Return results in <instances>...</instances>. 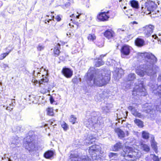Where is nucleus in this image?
<instances>
[{"label":"nucleus","mask_w":161,"mask_h":161,"mask_svg":"<svg viewBox=\"0 0 161 161\" xmlns=\"http://www.w3.org/2000/svg\"><path fill=\"white\" fill-rule=\"evenodd\" d=\"M154 138V137H153V139H152L151 141V146L155 153H157V143L155 141Z\"/></svg>","instance_id":"c85d7f7f"},{"label":"nucleus","mask_w":161,"mask_h":161,"mask_svg":"<svg viewBox=\"0 0 161 161\" xmlns=\"http://www.w3.org/2000/svg\"><path fill=\"white\" fill-rule=\"evenodd\" d=\"M60 47V45L59 43H58L57 44L54 49L56 48V49H59V48Z\"/></svg>","instance_id":"0e129e2a"},{"label":"nucleus","mask_w":161,"mask_h":161,"mask_svg":"<svg viewBox=\"0 0 161 161\" xmlns=\"http://www.w3.org/2000/svg\"><path fill=\"white\" fill-rule=\"evenodd\" d=\"M115 132L117 134L119 137L120 138H124L125 136V133L124 131L119 128L115 129Z\"/></svg>","instance_id":"bb28decb"},{"label":"nucleus","mask_w":161,"mask_h":161,"mask_svg":"<svg viewBox=\"0 0 161 161\" xmlns=\"http://www.w3.org/2000/svg\"><path fill=\"white\" fill-rule=\"evenodd\" d=\"M51 19H46L45 20L46 22H45V23H47V22H46V21H47V22H48V23H49V22H50V21H51Z\"/></svg>","instance_id":"774afa93"},{"label":"nucleus","mask_w":161,"mask_h":161,"mask_svg":"<svg viewBox=\"0 0 161 161\" xmlns=\"http://www.w3.org/2000/svg\"><path fill=\"white\" fill-rule=\"evenodd\" d=\"M128 109L131 111V114L136 117L141 118L142 116L139 113L135 108L133 106H130L128 107Z\"/></svg>","instance_id":"ddd939ff"},{"label":"nucleus","mask_w":161,"mask_h":161,"mask_svg":"<svg viewBox=\"0 0 161 161\" xmlns=\"http://www.w3.org/2000/svg\"><path fill=\"white\" fill-rule=\"evenodd\" d=\"M137 155V153L133 151L132 148L130 147L125 148L121 153V155L127 160H131V158L133 159L137 158L138 157Z\"/></svg>","instance_id":"39448f33"},{"label":"nucleus","mask_w":161,"mask_h":161,"mask_svg":"<svg viewBox=\"0 0 161 161\" xmlns=\"http://www.w3.org/2000/svg\"><path fill=\"white\" fill-rule=\"evenodd\" d=\"M47 115L53 116L54 115V112L53 109L52 108H48L47 109Z\"/></svg>","instance_id":"c9c22d12"},{"label":"nucleus","mask_w":161,"mask_h":161,"mask_svg":"<svg viewBox=\"0 0 161 161\" xmlns=\"http://www.w3.org/2000/svg\"><path fill=\"white\" fill-rule=\"evenodd\" d=\"M109 13L108 11L106 12L100 13L97 16V19L102 21H106L109 18V16L107 14Z\"/></svg>","instance_id":"4468645a"},{"label":"nucleus","mask_w":161,"mask_h":161,"mask_svg":"<svg viewBox=\"0 0 161 161\" xmlns=\"http://www.w3.org/2000/svg\"><path fill=\"white\" fill-rule=\"evenodd\" d=\"M19 143H20V140L19 138L17 136H15L12 141L11 145L14 144L16 146V147H14V148L15 149L16 148L19 147V145L18 146V145L19 144Z\"/></svg>","instance_id":"b1692460"},{"label":"nucleus","mask_w":161,"mask_h":161,"mask_svg":"<svg viewBox=\"0 0 161 161\" xmlns=\"http://www.w3.org/2000/svg\"><path fill=\"white\" fill-rule=\"evenodd\" d=\"M142 137L145 139H148L149 137V134L148 132L145 131L142 132Z\"/></svg>","instance_id":"2f4dec72"},{"label":"nucleus","mask_w":161,"mask_h":161,"mask_svg":"<svg viewBox=\"0 0 161 161\" xmlns=\"http://www.w3.org/2000/svg\"><path fill=\"white\" fill-rule=\"evenodd\" d=\"M108 156L110 159H113L117 157L118 154L113 153H109Z\"/></svg>","instance_id":"e433bc0d"},{"label":"nucleus","mask_w":161,"mask_h":161,"mask_svg":"<svg viewBox=\"0 0 161 161\" xmlns=\"http://www.w3.org/2000/svg\"><path fill=\"white\" fill-rule=\"evenodd\" d=\"M157 92H154V93L156 94V95H157L158 97H159L161 98V91H156Z\"/></svg>","instance_id":"5fc2aeb1"},{"label":"nucleus","mask_w":161,"mask_h":161,"mask_svg":"<svg viewBox=\"0 0 161 161\" xmlns=\"http://www.w3.org/2000/svg\"><path fill=\"white\" fill-rule=\"evenodd\" d=\"M113 105L111 103L106 104V105L102 107V109L103 112L105 114L110 112L111 109L113 107Z\"/></svg>","instance_id":"2eb2a0df"},{"label":"nucleus","mask_w":161,"mask_h":161,"mask_svg":"<svg viewBox=\"0 0 161 161\" xmlns=\"http://www.w3.org/2000/svg\"><path fill=\"white\" fill-rule=\"evenodd\" d=\"M77 23H78L77 22H72V23H69V25L70 26L71 28H73L74 27V25H73V24H76Z\"/></svg>","instance_id":"4d7b16f0"},{"label":"nucleus","mask_w":161,"mask_h":161,"mask_svg":"<svg viewBox=\"0 0 161 161\" xmlns=\"http://www.w3.org/2000/svg\"><path fill=\"white\" fill-rule=\"evenodd\" d=\"M49 100L50 101V102L51 104H53L54 102V99H53V97L52 96H50Z\"/></svg>","instance_id":"6e6d98bb"},{"label":"nucleus","mask_w":161,"mask_h":161,"mask_svg":"<svg viewBox=\"0 0 161 161\" xmlns=\"http://www.w3.org/2000/svg\"><path fill=\"white\" fill-rule=\"evenodd\" d=\"M142 110L146 113L149 114L151 118L154 119L156 117V114L155 110L152 107L146 103L142 106Z\"/></svg>","instance_id":"0eeeda50"},{"label":"nucleus","mask_w":161,"mask_h":161,"mask_svg":"<svg viewBox=\"0 0 161 161\" xmlns=\"http://www.w3.org/2000/svg\"><path fill=\"white\" fill-rule=\"evenodd\" d=\"M62 73L64 76L68 78H71L73 74V71L70 68L66 67L63 68Z\"/></svg>","instance_id":"9b49d317"},{"label":"nucleus","mask_w":161,"mask_h":161,"mask_svg":"<svg viewBox=\"0 0 161 161\" xmlns=\"http://www.w3.org/2000/svg\"><path fill=\"white\" fill-rule=\"evenodd\" d=\"M77 14H78V15H75L74 14H73L72 15H70V17L72 18H75L76 19H79V17L81 15V14H79L78 12H77Z\"/></svg>","instance_id":"c03bdc74"},{"label":"nucleus","mask_w":161,"mask_h":161,"mask_svg":"<svg viewBox=\"0 0 161 161\" xmlns=\"http://www.w3.org/2000/svg\"><path fill=\"white\" fill-rule=\"evenodd\" d=\"M65 58V55H60L59 57V59L60 60L64 61V60Z\"/></svg>","instance_id":"603ef678"},{"label":"nucleus","mask_w":161,"mask_h":161,"mask_svg":"<svg viewBox=\"0 0 161 161\" xmlns=\"http://www.w3.org/2000/svg\"><path fill=\"white\" fill-rule=\"evenodd\" d=\"M156 110L158 111H159L161 113V100L160 101V103L159 105L157 106L156 107Z\"/></svg>","instance_id":"8fccbe9b"},{"label":"nucleus","mask_w":161,"mask_h":161,"mask_svg":"<svg viewBox=\"0 0 161 161\" xmlns=\"http://www.w3.org/2000/svg\"><path fill=\"white\" fill-rule=\"evenodd\" d=\"M100 147L98 145H93L90 147L89 152L93 160H97L99 158L97 156V154L99 153ZM100 158V157H99Z\"/></svg>","instance_id":"423d86ee"},{"label":"nucleus","mask_w":161,"mask_h":161,"mask_svg":"<svg viewBox=\"0 0 161 161\" xmlns=\"http://www.w3.org/2000/svg\"><path fill=\"white\" fill-rule=\"evenodd\" d=\"M157 5L152 1L146 2L141 7L142 12L147 14H151L157 8Z\"/></svg>","instance_id":"20e7f679"},{"label":"nucleus","mask_w":161,"mask_h":161,"mask_svg":"<svg viewBox=\"0 0 161 161\" xmlns=\"http://www.w3.org/2000/svg\"><path fill=\"white\" fill-rule=\"evenodd\" d=\"M131 47L125 44L122 46L120 49L121 56L122 58H125L129 55L130 52Z\"/></svg>","instance_id":"1a4fd4ad"},{"label":"nucleus","mask_w":161,"mask_h":161,"mask_svg":"<svg viewBox=\"0 0 161 161\" xmlns=\"http://www.w3.org/2000/svg\"><path fill=\"white\" fill-rule=\"evenodd\" d=\"M110 71L103 69L96 70L93 67H91L87 73L88 81H92L94 84L101 86L107 84L110 79Z\"/></svg>","instance_id":"f03ea898"},{"label":"nucleus","mask_w":161,"mask_h":161,"mask_svg":"<svg viewBox=\"0 0 161 161\" xmlns=\"http://www.w3.org/2000/svg\"><path fill=\"white\" fill-rule=\"evenodd\" d=\"M88 39L90 41H93L96 39V36L94 34H89L87 37Z\"/></svg>","instance_id":"f704fd0d"},{"label":"nucleus","mask_w":161,"mask_h":161,"mask_svg":"<svg viewBox=\"0 0 161 161\" xmlns=\"http://www.w3.org/2000/svg\"><path fill=\"white\" fill-rule=\"evenodd\" d=\"M13 130L14 132L17 133L21 132L24 130V129L22 128V126H20L15 127L13 129Z\"/></svg>","instance_id":"7c9ffc66"},{"label":"nucleus","mask_w":161,"mask_h":161,"mask_svg":"<svg viewBox=\"0 0 161 161\" xmlns=\"http://www.w3.org/2000/svg\"><path fill=\"white\" fill-rule=\"evenodd\" d=\"M39 101L41 100L42 101L41 102L42 103H45L46 102L44 98V97H40L39 98Z\"/></svg>","instance_id":"3c124183"},{"label":"nucleus","mask_w":161,"mask_h":161,"mask_svg":"<svg viewBox=\"0 0 161 161\" xmlns=\"http://www.w3.org/2000/svg\"><path fill=\"white\" fill-rule=\"evenodd\" d=\"M133 92H136V93H138L139 92H141L142 94H143V92H144V95H146L147 94V92H144L145 91H133Z\"/></svg>","instance_id":"052dcab7"},{"label":"nucleus","mask_w":161,"mask_h":161,"mask_svg":"<svg viewBox=\"0 0 161 161\" xmlns=\"http://www.w3.org/2000/svg\"><path fill=\"white\" fill-rule=\"evenodd\" d=\"M95 136L90 134L88 136L87 138L86 139V142L88 144L90 143H92L93 142H95L96 140Z\"/></svg>","instance_id":"4be33fe9"},{"label":"nucleus","mask_w":161,"mask_h":161,"mask_svg":"<svg viewBox=\"0 0 161 161\" xmlns=\"http://www.w3.org/2000/svg\"><path fill=\"white\" fill-rule=\"evenodd\" d=\"M70 3L69 2H66V3H65L64 4L65 7L66 8L68 7L70 5Z\"/></svg>","instance_id":"69168bd1"},{"label":"nucleus","mask_w":161,"mask_h":161,"mask_svg":"<svg viewBox=\"0 0 161 161\" xmlns=\"http://www.w3.org/2000/svg\"><path fill=\"white\" fill-rule=\"evenodd\" d=\"M156 123L159 125H161V119H158L156 121Z\"/></svg>","instance_id":"13d9d810"},{"label":"nucleus","mask_w":161,"mask_h":161,"mask_svg":"<svg viewBox=\"0 0 161 161\" xmlns=\"http://www.w3.org/2000/svg\"><path fill=\"white\" fill-rule=\"evenodd\" d=\"M69 121L73 124H75L76 122L77 118L74 115H71L69 119Z\"/></svg>","instance_id":"72a5a7b5"},{"label":"nucleus","mask_w":161,"mask_h":161,"mask_svg":"<svg viewBox=\"0 0 161 161\" xmlns=\"http://www.w3.org/2000/svg\"><path fill=\"white\" fill-rule=\"evenodd\" d=\"M158 80L159 82H161V74H160L158 78Z\"/></svg>","instance_id":"680f3d73"},{"label":"nucleus","mask_w":161,"mask_h":161,"mask_svg":"<svg viewBox=\"0 0 161 161\" xmlns=\"http://www.w3.org/2000/svg\"><path fill=\"white\" fill-rule=\"evenodd\" d=\"M131 84L127 85L126 86H125V87H126V89H128L129 88H130V87H131Z\"/></svg>","instance_id":"338daca9"},{"label":"nucleus","mask_w":161,"mask_h":161,"mask_svg":"<svg viewBox=\"0 0 161 161\" xmlns=\"http://www.w3.org/2000/svg\"><path fill=\"white\" fill-rule=\"evenodd\" d=\"M54 54L55 56L57 57L58 56L60 53V51L59 49H54Z\"/></svg>","instance_id":"a19ab883"},{"label":"nucleus","mask_w":161,"mask_h":161,"mask_svg":"<svg viewBox=\"0 0 161 161\" xmlns=\"http://www.w3.org/2000/svg\"><path fill=\"white\" fill-rule=\"evenodd\" d=\"M157 89H156V91H161V84L159 86L157 85Z\"/></svg>","instance_id":"e2e57ef3"},{"label":"nucleus","mask_w":161,"mask_h":161,"mask_svg":"<svg viewBox=\"0 0 161 161\" xmlns=\"http://www.w3.org/2000/svg\"><path fill=\"white\" fill-rule=\"evenodd\" d=\"M10 104H11V105H13V106H14L15 104V100L14 99L12 100L11 103Z\"/></svg>","instance_id":"bf43d9fd"},{"label":"nucleus","mask_w":161,"mask_h":161,"mask_svg":"<svg viewBox=\"0 0 161 161\" xmlns=\"http://www.w3.org/2000/svg\"><path fill=\"white\" fill-rule=\"evenodd\" d=\"M1 67L2 68H3L4 70H6L9 69L8 66L6 64H3L2 65Z\"/></svg>","instance_id":"37998d69"},{"label":"nucleus","mask_w":161,"mask_h":161,"mask_svg":"<svg viewBox=\"0 0 161 161\" xmlns=\"http://www.w3.org/2000/svg\"><path fill=\"white\" fill-rule=\"evenodd\" d=\"M136 79V75L134 73L129 74L125 79V80L127 81H132Z\"/></svg>","instance_id":"aec40b11"},{"label":"nucleus","mask_w":161,"mask_h":161,"mask_svg":"<svg viewBox=\"0 0 161 161\" xmlns=\"http://www.w3.org/2000/svg\"><path fill=\"white\" fill-rule=\"evenodd\" d=\"M123 147V144L120 142L117 143L112 147V150L114 151H118L121 149Z\"/></svg>","instance_id":"5701e85b"},{"label":"nucleus","mask_w":161,"mask_h":161,"mask_svg":"<svg viewBox=\"0 0 161 161\" xmlns=\"http://www.w3.org/2000/svg\"><path fill=\"white\" fill-rule=\"evenodd\" d=\"M78 155L77 154H71L70 156V159L71 161H91V159L89 158L88 157L81 158L78 157Z\"/></svg>","instance_id":"9d476101"},{"label":"nucleus","mask_w":161,"mask_h":161,"mask_svg":"<svg viewBox=\"0 0 161 161\" xmlns=\"http://www.w3.org/2000/svg\"><path fill=\"white\" fill-rule=\"evenodd\" d=\"M72 81L74 83H77L79 82L78 79L77 77L75 76L72 79Z\"/></svg>","instance_id":"09e8293b"},{"label":"nucleus","mask_w":161,"mask_h":161,"mask_svg":"<svg viewBox=\"0 0 161 161\" xmlns=\"http://www.w3.org/2000/svg\"><path fill=\"white\" fill-rule=\"evenodd\" d=\"M96 44L97 46L98 47H101L103 46L104 42H102L100 43V42H97L96 43Z\"/></svg>","instance_id":"49530a36"},{"label":"nucleus","mask_w":161,"mask_h":161,"mask_svg":"<svg viewBox=\"0 0 161 161\" xmlns=\"http://www.w3.org/2000/svg\"><path fill=\"white\" fill-rule=\"evenodd\" d=\"M45 46L41 44H39L37 47V51H42L44 50Z\"/></svg>","instance_id":"58836bf2"},{"label":"nucleus","mask_w":161,"mask_h":161,"mask_svg":"<svg viewBox=\"0 0 161 161\" xmlns=\"http://www.w3.org/2000/svg\"><path fill=\"white\" fill-rule=\"evenodd\" d=\"M106 54L101 55L98 58L95 60V66L97 67H99L103 65L104 64V62L102 60L103 58L105 56Z\"/></svg>","instance_id":"f3484780"},{"label":"nucleus","mask_w":161,"mask_h":161,"mask_svg":"<svg viewBox=\"0 0 161 161\" xmlns=\"http://www.w3.org/2000/svg\"><path fill=\"white\" fill-rule=\"evenodd\" d=\"M144 89L143 81H138V83H135V86L132 91H143Z\"/></svg>","instance_id":"a211bd4d"},{"label":"nucleus","mask_w":161,"mask_h":161,"mask_svg":"<svg viewBox=\"0 0 161 161\" xmlns=\"http://www.w3.org/2000/svg\"><path fill=\"white\" fill-rule=\"evenodd\" d=\"M136 45L138 47H142L145 44L144 40L140 38H137L135 41Z\"/></svg>","instance_id":"a878e982"},{"label":"nucleus","mask_w":161,"mask_h":161,"mask_svg":"<svg viewBox=\"0 0 161 161\" xmlns=\"http://www.w3.org/2000/svg\"><path fill=\"white\" fill-rule=\"evenodd\" d=\"M152 159L154 161H159V159L158 156H156L155 155H152Z\"/></svg>","instance_id":"79ce46f5"},{"label":"nucleus","mask_w":161,"mask_h":161,"mask_svg":"<svg viewBox=\"0 0 161 161\" xmlns=\"http://www.w3.org/2000/svg\"><path fill=\"white\" fill-rule=\"evenodd\" d=\"M47 71L46 74L45 75H42V78L40 80H39V81L37 80L36 81V83L38 82L40 86L43 87V86L42 85H45L48 81V79L47 78L48 75H47Z\"/></svg>","instance_id":"f8f14e48"},{"label":"nucleus","mask_w":161,"mask_h":161,"mask_svg":"<svg viewBox=\"0 0 161 161\" xmlns=\"http://www.w3.org/2000/svg\"><path fill=\"white\" fill-rule=\"evenodd\" d=\"M125 29H122L119 28L117 30V32L119 34H123V33L125 31Z\"/></svg>","instance_id":"de8ad7c7"},{"label":"nucleus","mask_w":161,"mask_h":161,"mask_svg":"<svg viewBox=\"0 0 161 161\" xmlns=\"http://www.w3.org/2000/svg\"><path fill=\"white\" fill-rule=\"evenodd\" d=\"M13 105H11V104H9L6 108V109L9 111H11L13 108Z\"/></svg>","instance_id":"a18cd8bd"},{"label":"nucleus","mask_w":161,"mask_h":161,"mask_svg":"<svg viewBox=\"0 0 161 161\" xmlns=\"http://www.w3.org/2000/svg\"><path fill=\"white\" fill-rule=\"evenodd\" d=\"M154 28L153 25H146L142 28V33L145 37H148L150 36Z\"/></svg>","instance_id":"6e6552de"},{"label":"nucleus","mask_w":161,"mask_h":161,"mask_svg":"<svg viewBox=\"0 0 161 161\" xmlns=\"http://www.w3.org/2000/svg\"><path fill=\"white\" fill-rule=\"evenodd\" d=\"M144 63L141 64L136 68V74L141 77L145 75L151 76L156 74L153 69V65L157 62V59L150 53H141L140 55Z\"/></svg>","instance_id":"f257e3e1"},{"label":"nucleus","mask_w":161,"mask_h":161,"mask_svg":"<svg viewBox=\"0 0 161 161\" xmlns=\"http://www.w3.org/2000/svg\"><path fill=\"white\" fill-rule=\"evenodd\" d=\"M141 149L146 152H148L150 150L149 147L147 144H141Z\"/></svg>","instance_id":"c756f323"},{"label":"nucleus","mask_w":161,"mask_h":161,"mask_svg":"<svg viewBox=\"0 0 161 161\" xmlns=\"http://www.w3.org/2000/svg\"><path fill=\"white\" fill-rule=\"evenodd\" d=\"M61 126L64 130H67L68 128V125L64 122L62 123Z\"/></svg>","instance_id":"ea45409f"},{"label":"nucleus","mask_w":161,"mask_h":161,"mask_svg":"<svg viewBox=\"0 0 161 161\" xmlns=\"http://www.w3.org/2000/svg\"><path fill=\"white\" fill-rule=\"evenodd\" d=\"M114 32L111 30L108 29L104 33V36L108 39H111L114 36Z\"/></svg>","instance_id":"6ab92c4d"},{"label":"nucleus","mask_w":161,"mask_h":161,"mask_svg":"<svg viewBox=\"0 0 161 161\" xmlns=\"http://www.w3.org/2000/svg\"><path fill=\"white\" fill-rule=\"evenodd\" d=\"M97 123L96 119H92L91 118H89L85 122V123L86 127L88 128L93 126L95 124Z\"/></svg>","instance_id":"dca6fc26"},{"label":"nucleus","mask_w":161,"mask_h":161,"mask_svg":"<svg viewBox=\"0 0 161 161\" xmlns=\"http://www.w3.org/2000/svg\"><path fill=\"white\" fill-rule=\"evenodd\" d=\"M100 115V113L98 112L93 111L92 112L91 114V118L92 119H96L97 122V117Z\"/></svg>","instance_id":"cd10ccee"},{"label":"nucleus","mask_w":161,"mask_h":161,"mask_svg":"<svg viewBox=\"0 0 161 161\" xmlns=\"http://www.w3.org/2000/svg\"><path fill=\"white\" fill-rule=\"evenodd\" d=\"M129 4L132 7L135 9H138L139 8V3L136 0H130Z\"/></svg>","instance_id":"412c9836"},{"label":"nucleus","mask_w":161,"mask_h":161,"mask_svg":"<svg viewBox=\"0 0 161 161\" xmlns=\"http://www.w3.org/2000/svg\"><path fill=\"white\" fill-rule=\"evenodd\" d=\"M53 17L54 18L56 19L58 21H60L61 20V19L60 16L58 15L56 16H55V18H54V16H53Z\"/></svg>","instance_id":"864d4df0"},{"label":"nucleus","mask_w":161,"mask_h":161,"mask_svg":"<svg viewBox=\"0 0 161 161\" xmlns=\"http://www.w3.org/2000/svg\"><path fill=\"white\" fill-rule=\"evenodd\" d=\"M11 51V50H10L8 53H2L0 55V60H2L4 58L7 56L9 53Z\"/></svg>","instance_id":"4c0bfd02"},{"label":"nucleus","mask_w":161,"mask_h":161,"mask_svg":"<svg viewBox=\"0 0 161 161\" xmlns=\"http://www.w3.org/2000/svg\"><path fill=\"white\" fill-rule=\"evenodd\" d=\"M135 123L139 127H142L143 126V122L138 119H136L134 120Z\"/></svg>","instance_id":"473e14b6"},{"label":"nucleus","mask_w":161,"mask_h":161,"mask_svg":"<svg viewBox=\"0 0 161 161\" xmlns=\"http://www.w3.org/2000/svg\"><path fill=\"white\" fill-rule=\"evenodd\" d=\"M54 152L52 150H48L44 154V157L47 159H51L53 157Z\"/></svg>","instance_id":"393cba45"},{"label":"nucleus","mask_w":161,"mask_h":161,"mask_svg":"<svg viewBox=\"0 0 161 161\" xmlns=\"http://www.w3.org/2000/svg\"><path fill=\"white\" fill-rule=\"evenodd\" d=\"M34 135H29L24 139V145L26 149L28 150L32 155H39L37 152L38 148L35 145V141Z\"/></svg>","instance_id":"7ed1b4c3"}]
</instances>
